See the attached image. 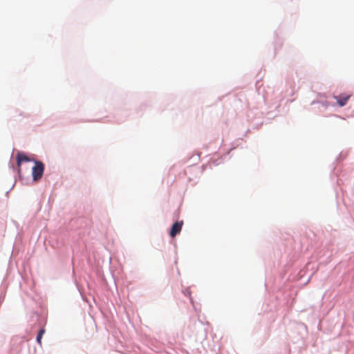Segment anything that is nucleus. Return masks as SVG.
<instances>
[{
	"label": "nucleus",
	"instance_id": "nucleus-5",
	"mask_svg": "<svg viewBox=\"0 0 354 354\" xmlns=\"http://www.w3.org/2000/svg\"><path fill=\"white\" fill-rule=\"evenodd\" d=\"M45 333V330L44 329H41L37 336V342L41 344V338H42V336Z\"/></svg>",
	"mask_w": 354,
	"mask_h": 354
},
{
	"label": "nucleus",
	"instance_id": "nucleus-3",
	"mask_svg": "<svg viewBox=\"0 0 354 354\" xmlns=\"http://www.w3.org/2000/svg\"><path fill=\"white\" fill-rule=\"evenodd\" d=\"M183 225V221L174 223L171 226V230L169 232V235L171 237L176 236L177 234L180 232Z\"/></svg>",
	"mask_w": 354,
	"mask_h": 354
},
{
	"label": "nucleus",
	"instance_id": "nucleus-1",
	"mask_svg": "<svg viewBox=\"0 0 354 354\" xmlns=\"http://www.w3.org/2000/svg\"><path fill=\"white\" fill-rule=\"evenodd\" d=\"M44 171V165L41 161L35 160V165L32 168V179L35 182L40 180Z\"/></svg>",
	"mask_w": 354,
	"mask_h": 354
},
{
	"label": "nucleus",
	"instance_id": "nucleus-2",
	"mask_svg": "<svg viewBox=\"0 0 354 354\" xmlns=\"http://www.w3.org/2000/svg\"><path fill=\"white\" fill-rule=\"evenodd\" d=\"M351 94L342 93L339 95L334 96V98L336 100L337 104L342 107L347 104V102L351 98Z\"/></svg>",
	"mask_w": 354,
	"mask_h": 354
},
{
	"label": "nucleus",
	"instance_id": "nucleus-4",
	"mask_svg": "<svg viewBox=\"0 0 354 354\" xmlns=\"http://www.w3.org/2000/svg\"><path fill=\"white\" fill-rule=\"evenodd\" d=\"M16 158H17V165L19 168H20L22 162L31 161V159L30 158H28L26 154H24L21 152H18L17 153Z\"/></svg>",
	"mask_w": 354,
	"mask_h": 354
}]
</instances>
